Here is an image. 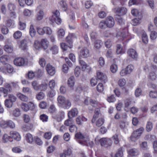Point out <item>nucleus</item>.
Instances as JSON below:
<instances>
[{"label": "nucleus", "mask_w": 157, "mask_h": 157, "mask_svg": "<svg viewBox=\"0 0 157 157\" xmlns=\"http://www.w3.org/2000/svg\"><path fill=\"white\" fill-rule=\"evenodd\" d=\"M149 95L151 97L155 98H157V91L154 90L151 91L149 93Z\"/></svg>", "instance_id": "obj_47"}, {"label": "nucleus", "mask_w": 157, "mask_h": 157, "mask_svg": "<svg viewBox=\"0 0 157 157\" xmlns=\"http://www.w3.org/2000/svg\"><path fill=\"white\" fill-rule=\"evenodd\" d=\"M128 56L133 59L137 58L138 54L136 51L133 49H129L127 52Z\"/></svg>", "instance_id": "obj_12"}, {"label": "nucleus", "mask_w": 157, "mask_h": 157, "mask_svg": "<svg viewBox=\"0 0 157 157\" xmlns=\"http://www.w3.org/2000/svg\"><path fill=\"white\" fill-rule=\"evenodd\" d=\"M7 6L8 8L10 11V16L13 17H15L16 13L15 10L16 9V6L15 5L12 3H9L8 4Z\"/></svg>", "instance_id": "obj_6"}, {"label": "nucleus", "mask_w": 157, "mask_h": 157, "mask_svg": "<svg viewBox=\"0 0 157 157\" xmlns=\"http://www.w3.org/2000/svg\"><path fill=\"white\" fill-rule=\"evenodd\" d=\"M4 49L7 52L11 53L13 51V48L11 45L6 44L4 46Z\"/></svg>", "instance_id": "obj_28"}, {"label": "nucleus", "mask_w": 157, "mask_h": 157, "mask_svg": "<svg viewBox=\"0 0 157 157\" xmlns=\"http://www.w3.org/2000/svg\"><path fill=\"white\" fill-rule=\"evenodd\" d=\"M53 117L57 121L60 122L64 118V113L62 111H60L56 115Z\"/></svg>", "instance_id": "obj_14"}, {"label": "nucleus", "mask_w": 157, "mask_h": 157, "mask_svg": "<svg viewBox=\"0 0 157 157\" xmlns=\"http://www.w3.org/2000/svg\"><path fill=\"white\" fill-rule=\"evenodd\" d=\"M98 64L101 67L103 66L105 64L104 59L102 57H100L99 58L98 60Z\"/></svg>", "instance_id": "obj_64"}, {"label": "nucleus", "mask_w": 157, "mask_h": 157, "mask_svg": "<svg viewBox=\"0 0 157 157\" xmlns=\"http://www.w3.org/2000/svg\"><path fill=\"white\" fill-rule=\"evenodd\" d=\"M87 119L83 116H79L76 119V122L77 124L81 125L82 124V121H86Z\"/></svg>", "instance_id": "obj_24"}, {"label": "nucleus", "mask_w": 157, "mask_h": 157, "mask_svg": "<svg viewBox=\"0 0 157 157\" xmlns=\"http://www.w3.org/2000/svg\"><path fill=\"white\" fill-rule=\"evenodd\" d=\"M21 107V109L25 112H27L29 110L30 107L28 104H27L25 103H22Z\"/></svg>", "instance_id": "obj_34"}, {"label": "nucleus", "mask_w": 157, "mask_h": 157, "mask_svg": "<svg viewBox=\"0 0 157 157\" xmlns=\"http://www.w3.org/2000/svg\"><path fill=\"white\" fill-rule=\"evenodd\" d=\"M131 104V101L129 100H127L124 103V109L126 112L130 110V106Z\"/></svg>", "instance_id": "obj_33"}, {"label": "nucleus", "mask_w": 157, "mask_h": 157, "mask_svg": "<svg viewBox=\"0 0 157 157\" xmlns=\"http://www.w3.org/2000/svg\"><path fill=\"white\" fill-rule=\"evenodd\" d=\"M5 102V105L6 107L10 108L12 106L13 102L8 99L6 100Z\"/></svg>", "instance_id": "obj_53"}, {"label": "nucleus", "mask_w": 157, "mask_h": 157, "mask_svg": "<svg viewBox=\"0 0 157 157\" xmlns=\"http://www.w3.org/2000/svg\"><path fill=\"white\" fill-rule=\"evenodd\" d=\"M150 38L152 40H155L157 37V33L155 31H152L150 34Z\"/></svg>", "instance_id": "obj_60"}, {"label": "nucleus", "mask_w": 157, "mask_h": 157, "mask_svg": "<svg viewBox=\"0 0 157 157\" xmlns=\"http://www.w3.org/2000/svg\"><path fill=\"white\" fill-rule=\"evenodd\" d=\"M114 11L117 13H119L121 15H124L127 12V9L124 7H116L114 10Z\"/></svg>", "instance_id": "obj_13"}, {"label": "nucleus", "mask_w": 157, "mask_h": 157, "mask_svg": "<svg viewBox=\"0 0 157 157\" xmlns=\"http://www.w3.org/2000/svg\"><path fill=\"white\" fill-rule=\"evenodd\" d=\"M19 48L24 51L26 50L27 49V46L26 44V41L24 39L21 41V44L19 45Z\"/></svg>", "instance_id": "obj_21"}, {"label": "nucleus", "mask_w": 157, "mask_h": 157, "mask_svg": "<svg viewBox=\"0 0 157 157\" xmlns=\"http://www.w3.org/2000/svg\"><path fill=\"white\" fill-rule=\"evenodd\" d=\"M128 154L131 156H136L139 154L138 151L135 148L132 149L128 151Z\"/></svg>", "instance_id": "obj_30"}, {"label": "nucleus", "mask_w": 157, "mask_h": 157, "mask_svg": "<svg viewBox=\"0 0 157 157\" xmlns=\"http://www.w3.org/2000/svg\"><path fill=\"white\" fill-rule=\"evenodd\" d=\"M117 53L118 54H122L124 52V51L122 48L120 44H118L117 45Z\"/></svg>", "instance_id": "obj_38"}, {"label": "nucleus", "mask_w": 157, "mask_h": 157, "mask_svg": "<svg viewBox=\"0 0 157 157\" xmlns=\"http://www.w3.org/2000/svg\"><path fill=\"white\" fill-rule=\"evenodd\" d=\"M134 69L133 66L130 64L128 65L124 69H122L120 72V74L121 76H124L129 75L132 71Z\"/></svg>", "instance_id": "obj_5"}, {"label": "nucleus", "mask_w": 157, "mask_h": 157, "mask_svg": "<svg viewBox=\"0 0 157 157\" xmlns=\"http://www.w3.org/2000/svg\"><path fill=\"white\" fill-rule=\"evenodd\" d=\"M104 119L102 118H99L96 122V126L98 127L101 126L104 124Z\"/></svg>", "instance_id": "obj_42"}, {"label": "nucleus", "mask_w": 157, "mask_h": 157, "mask_svg": "<svg viewBox=\"0 0 157 157\" xmlns=\"http://www.w3.org/2000/svg\"><path fill=\"white\" fill-rule=\"evenodd\" d=\"M152 128V123L150 121H147L146 126V129L147 131L148 132H149L151 131Z\"/></svg>", "instance_id": "obj_37"}, {"label": "nucleus", "mask_w": 157, "mask_h": 157, "mask_svg": "<svg viewBox=\"0 0 157 157\" xmlns=\"http://www.w3.org/2000/svg\"><path fill=\"white\" fill-rule=\"evenodd\" d=\"M111 71L113 73H115L117 70V67L116 64H113L111 65L110 66Z\"/></svg>", "instance_id": "obj_49"}, {"label": "nucleus", "mask_w": 157, "mask_h": 157, "mask_svg": "<svg viewBox=\"0 0 157 157\" xmlns=\"http://www.w3.org/2000/svg\"><path fill=\"white\" fill-rule=\"evenodd\" d=\"M44 15V13L42 10H40L38 12L36 17V19L38 20H41L43 18Z\"/></svg>", "instance_id": "obj_29"}, {"label": "nucleus", "mask_w": 157, "mask_h": 157, "mask_svg": "<svg viewBox=\"0 0 157 157\" xmlns=\"http://www.w3.org/2000/svg\"><path fill=\"white\" fill-rule=\"evenodd\" d=\"M25 138L28 142L29 143H32L33 141V137L32 135L29 133H27L25 136Z\"/></svg>", "instance_id": "obj_31"}, {"label": "nucleus", "mask_w": 157, "mask_h": 157, "mask_svg": "<svg viewBox=\"0 0 157 157\" xmlns=\"http://www.w3.org/2000/svg\"><path fill=\"white\" fill-rule=\"evenodd\" d=\"M28 105L30 107L31 110L36 112V105L32 102H28Z\"/></svg>", "instance_id": "obj_48"}, {"label": "nucleus", "mask_w": 157, "mask_h": 157, "mask_svg": "<svg viewBox=\"0 0 157 157\" xmlns=\"http://www.w3.org/2000/svg\"><path fill=\"white\" fill-rule=\"evenodd\" d=\"M32 85L33 89L36 90H39V87L40 85H39L37 82L36 81H34L32 83Z\"/></svg>", "instance_id": "obj_51"}, {"label": "nucleus", "mask_w": 157, "mask_h": 157, "mask_svg": "<svg viewBox=\"0 0 157 157\" xmlns=\"http://www.w3.org/2000/svg\"><path fill=\"white\" fill-rule=\"evenodd\" d=\"M14 64L17 66H21L23 65L25 63L24 59L22 57L16 58L14 60Z\"/></svg>", "instance_id": "obj_7"}, {"label": "nucleus", "mask_w": 157, "mask_h": 157, "mask_svg": "<svg viewBox=\"0 0 157 157\" xmlns=\"http://www.w3.org/2000/svg\"><path fill=\"white\" fill-rule=\"evenodd\" d=\"M79 63L82 67V69L83 71H85L86 69L90 71L91 70V68L86 64V63L83 60H79Z\"/></svg>", "instance_id": "obj_18"}, {"label": "nucleus", "mask_w": 157, "mask_h": 157, "mask_svg": "<svg viewBox=\"0 0 157 157\" xmlns=\"http://www.w3.org/2000/svg\"><path fill=\"white\" fill-rule=\"evenodd\" d=\"M157 78V75L154 72H151L148 76V78L151 80L154 81Z\"/></svg>", "instance_id": "obj_36"}, {"label": "nucleus", "mask_w": 157, "mask_h": 157, "mask_svg": "<svg viewBox=\"0 0 157 157\" xmlns=\"http://www.w3.org/2000/svg\"><path fill=\"white\" fill-rule=\"evenodd\" d=\"M52 15L49 18V20L53 23L56 22L57 24H60L62 22V20L60 18V13L57 10L54 11L52 12Z\"/></svg>", "instance_id": "obj_3"}, {"label": "nucleus", "mask_w": 157, "mask_h": 157, "mask_svg": "<svg viewBox=\"0 0 157 157\" xmlns=\"http://www.w3.org/2000/svg\"><path fill=\"white\" fill-rule=\"evenodd\" d=\"M45 94L43 92H40L36 95V98L38 100H42L44 98Z\"/></svg>", "instance_id": "obj_43"}, {"label": "nucleus", "mask_w": 157, "mask_h": 157, "mask_svg": "<svg viewBox=\"0 0 157 157\" xmlns=\"http://www.w3.org/2000/svg\"><path fill=\"white\" fill-rule=\"evenodd\" d=\"M44 30L45 31V33H46L47 34L50 35L52 33V30L50 28L48 27H44Z\"/></svg>", "instance_id": "obj_61"}, {"label": "nucleus", "mask_w": 157, "mask_h": 157, "mask_svg": "<svg viewBox=\"0 0 157 157\" xmlns=\"http://www.w3.org/2000/svg\"><path fill=\"white\" fill-rule=\"evenodd\" d=\"M103 44V43L100 40H96L94 43V48L96 49H100Z\"/></svg>", "instance_id": "obj_26"}, {"label": "nucleus", "mask_w": 157, "mask_h": 157, "mask_svg": "<svg viewBox=\"0 0 157 157\" xmlns=\"http://www.w3.org/2000/svg\"><path fill=\"white\" fill-rule=\"evenodd\" d=\"M6 25L8 27L12 28L14 27V23L13 20L8 19L6 21Z\"/></svg>", "instance_id": "obj_39"}, {"label": "nucleus", "mask_w": 157, "mask_h": 157, "mask_svg": "<svg viewBox=\"0 0 157 157\" xmlns=\"http://www.w3.org/2000/svg\"><path fill=\"white\" fill-rule=\"evenodd\" d=\"M142 38L143 42L145 44H147L148 42V38L146 33L145 32L143 33Z\"/></svg>", "instance_id": "obj_40"}, {"label": "nucleus", "mask_w": 157, "mask_h": 157, "mask_svg": "<svg viewBox=\"0 0 157 157\" xmlns=\"http://www.w3.org/2000/svg\"><path fill=\"white\" fill-rule=\"evenodd\" d=\"M22 36V33L19 31H17L15 32L13 34V36L15 39L20 38Z\"/></svg>", "instance_id": "obj_41"}, {"label": "nucleus", "mask_w": 157, "mask_h": 157, "mask_svg": "<svg viewBox=\"0 0 157 157\" xmlns=\"http://www.w3.org/2000/svg\"><path fill=\"white\" fill-rule=\"evenodd\" d=\"M10 138V136H9L6 134H4L2 137L3 142L5 143H6L9 140Z\"/></svg>", "instance_id": "obj_59"}, {"label": "nucleus", "mask_w": 157, "mask_h": 157, "mask_svg": "<svg viewBox=\"0 0 157 157\" xmlns=\"http://www.w3.org/2000/svg\"><path fill=\"white\" fill-rule=\"evenodd\" d=\"M7 127H9L11 128H13L15 127V123L11 120L7 121Z\"/></svg>", "instance_id": "obj_54"}, {"label": "nucleus", "mask_w": 157, "mask_h": 157, "mask_svg": "<svg viewBox=\"0 0 157 157\" xmlns=\"http://www.w3.org/2000/svg\"><path fill=\"white\" fill-rule=\"evenodd\" d=\"M58 105L61 107L68 109L71 106V103L70 101L68 99H66L63 96H59L57 99Z\"/></svg>", "instance_id": "obj_2"}, {"label": "nucleus", "mask_w": 157, "mask_h": 157, "mask_svg": "<svg viewBox=\"0 0 157 157\" xmlns=\"http://www.w3.org/2000/svg\"><path fill=\"white\" fill-rule=\"evenodd\" d=\"M60 6L63 8L65 10L67 8V5L65 1L63 0H61L59 3Z\"/></svg>", "instance_id": "obj_52"}, {"label": "nucleus", "mask_w": 157, "mask_h": 157, "mask_svg": "<svg viewBox=\"0 0 157 157\" xmlns=\"http://www.w3.org/2000/svg\"><path fill=\"white\" fill-rule=\"evenodd\" d=\"M99 27L101 29H105L107 27L105 21H101L99 23Z\"/></svg>", "instance_id": "obj_44"}, {"label": "nucleus", "mask_w": 157, "mask_h": 157, "mask_svg": "<svg viewBox=\"0 0 157 157\" xmlns=\"http://www.w3.org/2000/svg\"><path fill=\"white\" fill-rule=\"evenodd\" d=\"M34 47L36 50H38L41 47L40 42H39L37 40L35 41L34 44Z\"/></svg>", "instance_id": "obj_46"}, {"label": "nucleus", "mask_w": 157, "mask_h": 157, "mask_svg": "<svg viewBox=\"0 0 157 157\" xmlns=\"http://www.w3.org/2000/svg\"><path fill=\"white\" fill-rule=\"evenodd\" d=\"M129 36L128 29L125 27L118 32L117 35V38L121 40H123Z\"/></svg>", "instance_id": "obj_4"}, {"label": "nucleus", "mask_w": 157, "mask_h": 157, "mask_svg": "<svg viewBox=\"0 0 157 157\" xmlns=\"http://www.w3.org/2000/svg\"><path fill=\"white\" fill-rule=\"evenodd\" d=\"M10 135L11 138H13L17 141H20L21 137L19 133L15 131H11L10 132Z\"/></svg>", "instance_id": "obj_10"}, {"label": "nucleus", "mask_w": 157, "mask_h": 157, "mask_svg": "<svg viewBox=\"0 0 157 157\" xmlns=\"http://www.w3.org/2000/svg\"><path fill=\"white\" fill-rule=\"evenodd\" d=\"M97 75L98 78L100 80H105L106 76L101 72L98 71L97 72Z\"/></svg>", "instance_id": "obj_27"}, {"label": "nucleus", "mask_w": 157, "mask_h": 157, "mask_svg": "<svg viewBox=\"0 0 157 157\" xmlns=\"http://www.w3.org/2000/svg\"><path fill=\"white\" fill-rule=\"evenodd\" d=\"M17 95L18 98L22 101H28V97L21 93H17Z\"/></svg>", "instance_id": "obj_22"}, {"label": "nucleus", "mask_w": 157, "mask_h": 157, "mask_svg": "<svg viewBox=\"0 0 157 157\" xmlns=\"http://www.w3.org/2000/svg\"><path fill=\"white\" fill-rule=\"evenodd\" d=\"M46 69L48 74L50 75L53 76L55 74L56 72L55 68L50 64H47Z\"/></svg>", "instance_id": "obj_11"}, {"label": "nucleus", "mask_w": 157, "mask_h": 157, "mask_svg": "<svg viewBox=\"0 0 157 157\" xmlns=\"http://www.w3.org/2000/svg\"><path fill=\"white\" fill-rule=\"evenodd\" d=\"M123 155L122 148L121 147L118 149L117 151L114 155H113V154H111V156L112 157H122Z\"/></svg>", "instance_id": "obj_23"}, {"label": "nucleus", "mask_w": 157, "mask_h": 157, "mask_svg": "<svg viewBox=\"0 0 157 157\" xmlns=\"http://www.w3.org/2000/svg\"><path fill=\"white\" fill-rule=\"evenodd\" d=\"M101 113L100 110L99 109L96 108L95 109L94 114L91 120L92 123H94L96 119L101 116Z\"/></svg>", "instance_id": "obj_16"}, {"label": "nucleus", "mask_w": 157, "mask_h": 157, "mask_svg": "<svg viewBox=\"0 0 157 157\" xmlns=\"http://www.w3.org/2000/svg\"><path fill=\"white\" fill-rule=\"evenodd\" d=\"M99 141L102 146H105L106 143H108L109 145H111L112 144L111 140L108 138H102Z\"/></svg>", "instance_id": "obj_17"}, {"label": "nucleus", "mask_w": 157, "mask_h": 157, "mask_svg": "<svg viewBox=\"0 0 157 157\" xmlns=\"http://www.w3.org/2000/svg\"><path fill=\"white\" fill-rule=\"evenodd\" d=\"M65 34V31L63 29H59L57 31V36L59 39L63 38Z\"/></svg>", "instance_id": "obj_25"}, {"label": "nucleus", "mask_w": 157, "mask_h": 157, "mask_svg": "<svg viewBox=\"0 0 157 157\" xmlns=\"http://www.w3.org/2000/svg\"><path fill=\"white\" fill-rule=\"evenodd\" d=\"M81 70L79 67L77 66L75 70V74L77 77L79 76Z\"/></svg>", "instance_id": "obj_63"}, {"label": "nucleus", "mask_w": 157, "mask_h": 157, "mask_svg": "<svg viewBox=\"0 0 157 157\" xmlns=\"http://www.w3.org/2000/svg\"><path fill=\"white\" fill-rule=\"evenodd\" d=\"M106 22L107 27L112 28L115 22L113 18L111 16H109L107 17L106 21Z\"/></svg>", "instance_id": "obj_9"}, {"label": "nucleus", "mask_w": 157, "mask_h": 157, "mask_svg": "<svg viewBox=\"0 0 157 157\" xmlns=\"http://www.w3.org/2000/svg\"><path fill=\"white\" fill-rule=\"evenodd\" d=\"M21 114L20 111L19 109L16 108L13 111V115L15 117H18Z\"/></svg>", "instance_id": "obj_55"}, {"label": "nucleus", "mask_w": 157, "mask_h": 157, "mask_svg": "<svg viewBox=\"0 0 157 157\" xmlns=\"http://www.w3.org/2000/svg\"><path fill=\"white\" fill-rule=\"evenodd\" d=\"M78 112L76 108L72 109L68 113V116L69 118H73L77 116Z\"/></svg>", "instance_id": "obj_15"}, {"label": "nucleus", "mask_w": 157, "mask_h": 157, "mask_svg": "<svg viewBox=\"0 0 157 157\" xmlns=\"http://www.w3.org/2000/svg\"><path fill=\"white\" fill-rule=\"evenodd\" d=\"M29 33L32 37L34 36L36 34V31L33 25H31L29 29Z\"/></svg>", "instance_id": "obj_35"}, {"label": "nucleus", "mask_w": 157, "mask_h": 157, "mask_svg": "<svg viewBox=\"0 0 157 157\" xmlns=\"http://www.w3.org/2000/svg\"><path fill=\"white\" fill-rule=\"evenodd\" d=\"M40 119L43 122H47L48 121V117L45 114H43L40 115Z\"/></svg>", "instance_id": "obj_57"}, {"label": "nucleus", "mask_w": 157, "mask_h": 157, "mask_svg": "<svg viewBox=\"0 0 157 157\" xmlns=\"http://www.w3.org/2000/svg\"><path fill=\"white\" fill-rule=\"evenodd\" d=\"M140 136H139L137 132L135 131L133 132L131 136V140L132 141H135L139 138Z\"/></svg>", "instance_id": "obj_32"}, {"label": "nucleus", "mask_w": 157, "mask_h": 157, "mask_svg": "<svg viewBox=\"0 0 157 157\" xmlns=\"http://www.w3.org/2000/svg\"><path fill=\"white\" fill-rule=\"evenodd\" d=\"M141 19L139 18L134 19L132 21V24L133 25H136L140 23Z\"/></svg>", "instance_id": "obj_58"}, {"label": "nucleus", "mask_w": 157, "mask_h": 157, "mask_svg": "<svg viewBox=\"0 0 157 157\" xmlns=\"http://www.w3.org/2000/svg\"><path fill=\"white\" fill-rule=\"evenodd\" d=\"M75 138L80 140L78 141V143L82 145H86L91 147L94 145L93 142L90 141L89 139L87 136H83L80 132L75 134Z\"/></svg>", "instance_id": "obj_1"}, {"label": "nucleus", "mask_w": 157, "mask_h": 157, "mask_svg": "<svg viewBox=\"0 0 157 157\" xmlns=\"http://www.w3.org/2000/svg\"><path fill=\"white\" fill-rule=\"evenodd\" d=\"M40 43L41 47L44 49H46L48 48L49 42L47 39H41Z\"/></svg>", "instance_id": "obj_19"}, {"label": "nucleus", "mask_w": 157, "mask_h": 157, "mask_svg": "<svg viewBox=\"0 0 157 157\" xmlns=\"http://www.w3.org/2000/svg\"><path fill=\"white\" fill-rule=\"evenodd\" d=\"M13 71V67L9 64H6V72L11 73Z\"/></svg>", "instance_id": "obj_50"}, {"label": "nucleus", "mask_w": 157, "mask_h": 157, "mask_svg": "<svg viewBox=\"0 0 157 157\" xmlns=\"http://www.w3.org/2000/svg\"><path fill=\"white\" fill-rule=\"evenodd\" d=\"M50 50L54 54H56L58 52V48L56 45H54L52 46L50 49Z\"/></svg>", "instance_id": "obj_45"}, {"label": "nucleus", "mask_w": 157, "mask_h": 157, "mask_svg": "<svg viewBox=\"0 0 157 157\" xmlns=\"http://www.w3.org/2000/svg\"><path fill=\"white\" fill-rule=\"evenodd\" d=\"M89 51L88 49L86 48H84L80 50L79 56L82 58H85L89 56Z\"/></svg>", "instance_id": "obj_8"}, {"label": "nucleus", "mask_w": 157, "mask_h": 157, "mask_svg": "<svg viewBox=\"0 0 157 157\" xmlns=\"http://www.w3.org/2000/svg\"><path fill=\"white\" fill-rule=\"evenodd\" d=\"M126 83V81L124 78H121L118 81V84L120 86H124Z\"/></svg>", "instance_id": "obj_56"}, {"label": "nucleus", "mask_w": 157, "mask_h": 157, "mask_svg": "<svg viewBox=\"0 0 157 157\" xmlns=\"http://www.w3.org/2000/svg\"><path fill=\"white\" fill-rule=\"evenodd\" d=\"M97 89L98 92H102L103 90V84L101 83H99L97 86Z\"/></svg>", "instance_id": "obj_62"}, {"label": "nucleus", "mask_w": 157, "mask_h": 157, "mask_svg": "<svg viewBox=\"0 0 157 157\" xmlns=\"http://www.w3.org/2000/svg\"><path fill=\"white\" fill-rule=\"evenodd\" d=\"M75 78L74 76H72L70 77L68 80V86L71 88L73 87L75 85Z\"/></svg>", "instance_id": "obj_20"}]
</instances>
